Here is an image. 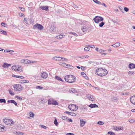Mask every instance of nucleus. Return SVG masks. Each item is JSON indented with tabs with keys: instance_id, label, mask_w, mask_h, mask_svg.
Instances as JSON below:
<instances>
[{
	"instance_id": "f257e3e1",
	"label": "nucleus",
	"mask_w": 135,
	"mask_h": 135,
	"mask_svg": "<svg viewBox=\"0 0 135 135\" xmlns=\"http://www.w3.org/2000/svg\"><path fill=\"white\" fill-rule=\"evenodd\" d=\"M107 74V70L103 68H98L95 70V74L100 76H105Z\"/></svg>"
},
{
	"instance_id": "f03ea898",
	"label": "nucleus",
	"mask_w": 135,
	"mask_h": 135,
	"mask_svg": "<svg viewBox=\"0 0 135 135\" xmlns=\"http://www.w3.org/2000/svg\"><path fill=\"white\" fill-rule=\"evenodd\" d=\"M64 79L66 81L70 83L74 82L76 81L75 77L71 75L66 76L65 77Z\"/></svg>"
},
{
	"instance_id": "7ed1b4c3",
	"label": "nucleus",
	"mask_w": 135,
	"mask_h": 135,
	"mask_svg": "<svg viewBox=\"0 0 135 135\" xmlns=\"http://www.w3.org/2000/svg\"><path fill=\"white\" fill-rule=\"evenodd\" d=\"M104 18L102 17L99 16H96L93 19L95 22L98 23L100 21H103Z\"/></svg>"
},
{
	"instance_id": "20e7f679",
	"label": "nucleus",
	"mask_w": 135,
	"mask_h": 135,
	"mask_svg": "<svg viewBox=\"0 0 135 135\" xmlns=\"http://www.w3.org/2000/svg\"><path fill=\"white\" fill-rule=\"evenodd\" d=\"M3 122L4 123L8 125H12L14 124V122L12 120H11L6 118L3 119Z\"/></svg>"
},
{
	"instance_id": "39448f33",
	"label": "nucleus",
	"mask_w": 135,
	"mask_h": 135,
	"mask_svg": "<svg viewBox=\"0 0 135 135\" xmlns=\"http://www.w3.org/2000/svg\"><path fill=\"white\" fill-rule=\"evenodd\" d=\"M48 104L49 105L52 104L57 105L59 104V103L57 101L51 99L48 100Z\"/></svg>"
},
{
	"instance_id": "423d86ee",
	"label": "nucleus",
	"mask_w": 135,
	"mask_h": 135,
	"mask_svg": "<svg viewBox=\"0 0 135 135\" xmlns=\"http://www.w3.org/2000/svg\"><path fill=\"white\" fill-rule=\"evenodd\" d=\"M33 28L34 29H38L40 30H41L43 29L44 27L41 24L36 23L33 26Z\"/></svg>"
},
{
	"instance_id": "0eeeda50",
	"label": "nucleus",
	"mask_w": 135,
	"mask_h": 135,
	"mask_svg": "<svg viewBox=\"0 0 135 135\" xmlns=\"http://www.w3.org/2000/svg\"><path fill=\"white\" fill-rule=\"evenodd\" d=\"M68 108L70 110L74 111L78 109V107L74 104L70 105L68 107Z\"/></svg>"
},
{
	"instance_id": "6e6552de",
	"label": "nucleus",
	"mask_w": 135,
	"mask_h": 135,
	"mask_svg": "<svg viewBox=\"0 0 135 135\" xmlns=\"http://www.w3.org/2000/svg\"><path fill=\"white\" fill-rule=\"evenodd\" d=\"M48 76V74L46 72L42 71L41 73V77L42 78L46 79L47 78Z\"/></svg>"
},
{
	"instance_id": "1a4fd4ad",
	"label": "nucleus",
	"mask_w": 135,
	"mask_h": 135,
	"mask_svg": "<svg viewBox=\"0 0 135 135\" xmlns=\"http://www.w3.org/2000/svg\"><path fill=\"white\" fill-rule=\"evenodd\" d=\"M87 97L90 100L93 101L94 100V96L90 94H88L86 95Z\"/></svg>"
},
{
	"instance_id": "9d476101",
	"label": "nucleus",
	"mask_w": 135,
	"mask_h": 135,
	"mask_svg": "<svg viewBox=\"0 0 135 135\" xmlns=\"http://www.w3.org/2000/svg\"><path fill=\"white\" fill-rule=\"evenodd\" d=\"M130 100L132 103L135 105V95L131 97L130 98Z\"/></svg>"
},
{
	"instance_id": "9b49d317",
	"label": "nucleus",
	"mask_w": 135,
	"mask_h": 135,
	"mask_svg": "<svg viewBox=\"0 0 135 135\" xmlns=\"http://www.w3.org/2000/svg\"><path fill=\"white\" fill-rule=\"evenodd\" d=\"M9 103H13L15 104V105L17 106H18L17 105V103L15 100H8L7 101Z\"/></svg>"
},
{
	"instance_id": "f8f14e48",
	"label": "nucleus",
	"mask_w": 135,
	"mask_h": 135,
	"mask_svg": "<svg viewBox=\"0 0 135 135\" xmlns=\"http://www.w3.org/2000/svg\"><path fill=\"white\" fill-rule=\"evenodd\" d=\"M21 87V85L19 84H16L14 85V88L15 90L17 91L19 90V89Z\"/></svg>"
},
{
	"instance_id": "ddd939ff",
	"label": "nucleus",
	"mask_w": 135,
	"mask_h": 135,
	"mask_svg": "<svg viewBox=\"0 0 135 135\" xmlns=\"http://www.w3.org/2000/svg\"><path fill=\"white\" fill-rule=\"evenodd\" d=\"M128 67L131 69L135 68V64L133 63L129 64L128 65Z\"/></svg>"
},
{
	"instance_id": "4468645a",
	"label": "nucleus",
	"mask_w": 135,
	"mask_h": 135,
	"mask_svg": "<svg viewBox=\"0 0 135 135\" xmlns=\"http://www.w3.org/2000/svg\"><path fill=\"white\" fill-rule=\"evenodd\" d=\"M42 10L47 11L48 10L49 6H41L40 8Z\"/></svg>"
},
{
	"instance_id": "2eb2a0df",
	"label": "nucleus",
	"mask_w": 135,
	"mask_h": 135,
	"mask_svg": "<svg viewBox=\"0 0 135 135\" xmlns=\"http://www.w3.org/2000/svg\"><path fill=\"white\" fill-rule=\"evenodd\" d=\"M88 106L91 108H97L98 107V105L95 104H91L89 105Z\"/></svg>"
},
{
	"instance_id": "dca6fc26",
	"label": "nucleus",
	"mask_w": 135,
	"mask_h": 135,
	"mask_svg": "<svg viewBox=\"0 0 135 135\" xmlns=\"http://www.w3.org/2000/svg\"><path fill=\"white\" fill-rule=\"evenodd\" d=\"M86 123V122L84 121L83 119H80V126L81 127H83Z\"/></svg>"
},
{
	"instance_id": "f3484780",
	"label": "nucleus",
	"mask_w": 135,
	"mask_h": 135,
	"mask_svg": "<svg viewBox=\"0 0 135 135\" xmlns=\"http://www.w3.org/2000/svg\"><path fill=\"white\" fill-rule=\"evenodd\" d=\"M11 65L7 63H4L2 65V66L5 68H8L9 66H11Z\"/></svg>"
},
{
	"instance_id": "a211bd4d",
	"label": "nucleus",
	"mask_w": 135,
	"mask_h": 135,
	"mask_svg": "<svg viewBox=\"0 0 135 135\" xmlns=\"http://www.w3.org/2000/svg\"><path fill=\"white\" fill-rule=\"evenodd\" d=\"M120 43L119 42H117L112 45V46L115 47H118L120 45Z\"/></svg>"
},
{
	"instance_id": "6ab92c4d",
	"label": "nucleus",
	"mask_w": 135,
	"mask_h": 135,
	"mask_svg": "<svg viewBox=\"0 0 135 135\" xmlns=\"http://www.w3.org/2000/svg\"><path fill=\"white\" fill-rule=\"evenodd\" d=\"M55 60H57L58 61H61V57H55L53 58Z\"/></svg>"
},
{
	"instance_id": "aec40b11",
	"label": "nucleus",
	"mask_w": 135,
	"mask_h": 135,
	"mask_svg": "<svg viewBox=\"0 0 135 135\" xmlns=\"http://www.w3.org/2000/svg\"><path fill=\"white\" fill-rule=\"evenodd\" d=\"M55 78L57 80L59 81H61L62 82H64V81L61 78L58 76H56L55 77Z\"/></svg>"
},
{
	"instance_id": "412c9836",
	"label": "nucleus",
	"mask_w": 135,
	"mask_h": 135,
	"mask_svg": "<svg viewBox=\"0 0 135 135\" xmlns=\"http://www.w3.org/2000/svg\"><path fill=\"white\" fill-rule=\"evenodd\" d=\"M88 28L85 27V26L82 27L81 28V30L83 31L84 32H86Z\"/></svg>"
},
{
	"instance_id": "4be33fe9",
	"label": "nucleus",
	"mask_w": 135,
	"mask_h": 135,
	"mask_svg": "<svg viewBox=\"0 0 135 135\" xmlns=\"http://www.w3.org/2000/svg\"><path fill=\"white\" fill-rule=\"evenodd\" d=\"M24 21L27 25H29L28 23V22L29 21V18H26L24 19L23 20Z\"/></svg>"
},
{
	"instance_id": "5701e85b",
	"label": "nucleus",
	"mask_w": 135,
	"mask_h": 135,
	"mask_svg": "<svg viewBox=\"0 0 135 135\" xmlns=\"http://www.w3.org/2000/svg\"><path fill=\"white\" fill-rule=\"evenodd\" d=\"M56 27L54 26H51L50 28V30L53 31L56 30Z\"/></svg>"
},
{
	"instance_id": "b1692460",
	"label": "nucleus",
	"mask_w": 135,
	"mask_h": 135,
	"mask_svg": "<svg viewBox=\"0 0 135 135\" xmlns=\"http://www.w3.org/2000/svg\"><path fill=\"white\" fill-rule=\"evenodd\" d=\"M31 62V61L27 59H25L24 64H29V62Z\"/></svg>"
},
{
	"instance_id": "393cba45",
	"label": "nucleus",
	"mask_w": 135,
	"mask_h": 135,
	"mask_svg": "<svg viewBox=\"0 0 135 135\" xmlns=\"http://www.w3.org/2000/svg\"><path fill=\"white\" fill-rule=\"evenodd\" d=\"M17 70L21 72L23 71V68L21 66H18L17 68Z\"/></svg>"
},
{
	"instance_id": "a878e982",
	"label": "nucleus",
	"mask_w": 135,
	"mask_h": 135,
	"mask_svg": "<svg viewBox=\"0 0 135 135\" xmlns=\"http://www.w3.org/2000/svg\"><path fill=\"white\" fill-rule=\"evenodd\" d=\"M108 135H116V134L111 131H109L108 132Z\"/></svg>"
},
{
	"instance_id": "bb28decb",
	"label": "nucleus",
	"mask_w": 135,
	"mask_h": 135,
	"mask_svg": "<svg viewBox=\"0 0 135 135\" xmlns=\"http://www.w3.org/2000/svg\"><path fill=\"white\" fill-rule=\"evenodd\" d=\"M93 1L95 3L97 4H101V3L99 1L97 0H93Z\"/></svg>"
},
{
	"instance_id": "cd10ccee",
	"label": "nucleus",
	"mask_w": 135,
	"mask_h": 135,
	"mask_svg": "<svg viewBox=\"0 0 135 135\" xmlns=\"http://www.w3.org/2000/svg\"><path fill=\"white\" fill-rule=\"evenodd\" d=\"M30 116L31 117H34L35 114L34 113L32 112H30L29 113Z\"/></svg>"
},
{
	"instance_id": "c85d7f7f",
	"label": "nucleus",
	"mask_w": 135,
	"mask_h": 135,
	"mask_svg": "<svg viewBox=\"0 0 135 135\" xmlns=\"http://www.w3.org/2000/svg\"><path fill=\"white\" fill-rule=\"evenodd\" d=\"M105 23L104 22L102 21L99 24V26L100 27H102L104 25Z\"/></svg>"
},
{
	"instance_id": "c756f323",
	"label": "nucleus",
	"mask_w": 135,
	"mask_h": 135,
	"mask_svg": "<svg viewBox=\"0 0 135 135\" xmlns=\"http://www.w3.org/2000/svg\"><path fill=\"white\" fill-rule=\"evenodd\" d=\"M29 81L28 80H21L20 83H28Z\"/></svg>"
},
{
	"instance_id": "7c9ffc66",
	"label": "nucleus",
	"mask_w": 135,
	"mask_h": 135,
	"mask_svg": "<svg viewBox=\"0 0 135 135\" xmlns=\"http://www.w3.org/2000/svg\"><path fill=\"white\" fill-rule=\"evenodd\" d=\"M57 38L58 39H61L63 37V36L62 35H60L58 36H57Z\"/></svg>"
},
{
	"instance_id": "2f4dec72",
	"label": "nucleus",
	"mask_w": 135,
	"mask_h": 135,
	"mask_svg": "<svg viewBox=\"0 0 135 135\" xmlns=\"http://www.w3.org/2000/svg\"><path fill=\"white\" fill-rule=\"evenodd\" d=\"M0 103H6V100L4 99H0Z\"/></svg>"
},
{
	"instance_id": "473e14b6",
	"label": "nucleus",
	"mask_w": 135,
	"mask_h": 135,
	"mask_svg": "<svg viewBox=\"0 0 135 135\" xmlns=\"http://www.w3.org/2000/svg\"><path fill=\"white\" fill-rule=\"evenodd\" d=\"M17 67L16 66L14 65V66H12L11 68L12 70H13L15 71L17 70Z\"/></svg>"
},
{
	"instance_id": "72a5a7b5",
	"label": "nucleus",
	"mask_w": 135,
	"mask_h": 135,
	"mask_svg": "<svg viewBox=\"0 0 135 135\" xmlns=\"http://www.w3.org/2000/svg\"><path fill=\"white\" fill-rule=\"evenodd\" d=\"M81 74L83 76V77H84L85 78H86V77H87V76L86 75V74L83 72H82L81 73Z\"/></svg>"
},
{
	"instance_id": "f704fd0d",
	"label": "nucleus",
	"mask_w": 135,
	"mask_h": 135,
	"mask_svg": "<svg viewBox=\"0 0 135 135\" xmlns=\"http://www.w3.org/2000/svg\"><path fill=\"white\" fill-rule=\"evenodd\" d=\"M9 93L11 95H15V93L14 92H13L11 90H9Z\"/></svg>"
},
{
	"instance_id": "c9c22d12",
	"label": "nucleus",
	"mask_w": 135,
	"mask_h": 135,
	"mask_svg": "<svg viewBox=\"0 0 135 135\" xmlns=\"http://www.w3.org/2000/svg\"><path fill=\"white\" fill-rule=\"evenodd\" d=\"M89 57V56L88 55H84V56H82L80 57V58L82 59H83L84 58H87Z\"/></svg>"
},
{
	"instance_id": "e433bc0d",
	"label": "nucleus",
	"mask_w": 135,
	"mask_h": 135,
	"mask_svg": "<svg viewBox=\"0 0 135 135\" xmlns=\"http://www.w3.org/2000/svg\"><path fill=\"white\" fill-rule=\"evenodd\" d=\"M68 118L66 116H63L62 117V119L64 120H67Z\"/></svg>"
},
{
	"instance_id": "4c0bfd02",
	"label": "nucleus",
	"mask_w": 135,
	"mask_h": 135,
	"mask_svg": "<svg viewBox=\"0 0 135 135\" xmlns=\"http://www.w3.org/2000/svg\"><path fill=\"white\" fill-rule=\"evenodd\" d=\"M22 11H25V9L23 7H18Z\"/></svg>"
},
{
	"instance_id": "58836bf2",
	"label": "nucleus",
	"mask_w": 135,
	"mask_h": 135,
	"mask_svg": "<svg viewBox=\"0 0 135 135\" xmlns=\"http://www.w3.org/2000/svg\"><path fill=\"white\" fill-rule=\"evenodd\" d=\"M54 124H55V125H56V126H58V123L57 122V120L56 119H55L54 120Z\"/></svg>"
},
{
	"instance_id": "ea45409f",
	"label": "nucleus",
	"mask_w": 135,
	"mask_h": 135,
	"mask_svg": "<svg viewBox=\"0 0 135 135\" xmlns=\"http://www.w3.org/2000/svg\"><path fill=\"white\" fill-rule=\"evenodd\" d=\"M128 121L129 122L131 123H133L135 122V120L133 119H129Z\"/></svg>"
},
{
	"instance_id": "a19ab883",
	"label": "nucleus",
	"mask_w": 135,
	"mask_h": 135,
	"mask_svg": "<svg viewBox=\"0 0 135 135\" xmlns=\"http://www.w3.org/2000/svg\"><path fill=\"white\" fill-rule=\"evenodd\" d=\"M117 97H113L112 99V100L113 102H115L117 100Z\"/></svg>"
},
{
	"instance_id": "79ce46f5",
	"label": "nucleus",
	"mask_w": 135,
	"mask_h": 135,
	"mask_svg": "<svg viewBox=\"0 0 135 135\" xmlns=\"http://www.w3.org/2000/svg\"><path fill=\"white\" fill-rule=\"evenodd\" d=\"M30 24L33 23V21L32 18H29V21Z\"/></svg>"
},
{
	"instance_id": "37998d69",
	"label": "nucleus",
	"mask_w": 135,
	"mask_h": 135,
	"mask_svg": "<svg viewBox=\"0 0 135 135\" xmlns=\"http://www.w3.org/2000/svg\"><path fill=\"white\" fill-rule=\"evenodd\" d=\"M134 74V72L131 71H129L128 73V74H129V75H130Z\"/></svg>"
},
{
	"instance_id": "c03bdc74",
	"label": "nucleus",
	"mask_w": 135,
	"mask_h": 135,
	"mask_svg": "<svg viewBox=\"0 0 135 135\" xmlns=\"http://www.w3.org/2000/svg\"><path fill=\"white\" fill-rule=\"evenodd\" d=\"M15 98H17V99L21 100H22V98L20 97H19L18 96H15Z\"/></svg>"
},
{
	"instance_id": "a18cd8bd",
	"label": "nucleus",
	"mask_w": 135,
	"mask_h": 135,
	"mask_svg": "<svg viewBox=\"0 0 135 135\" xmlns=\"http://www.w3.org/2000/svg\"><path fill=\"white\" fill-rule=\"evenodd\" d=\"M90 48L88 47H85L84 49V50L86 51H88L89 50Z\"/></svg>"
},
{
	"instance_id": "49530a36",
	"label": "nucleus",
	"mask_w": 135,
	"mask_h": 135,
	"mask_svg": "<svg viewBox=\"0 0 135 135\" xmlns=\"http://www.w3.org/2000/svg\"><path fill=\"white\" fill-rule=\"evenodd\" d=\"M97 124L100 125H103L104 124V122L101 121H99L98 122Z\"/></svg>"
},
{
	"instance_id": "de8ad7c7",
	"label": "nucleus",
	"mask_w": 135,
	"mask_h": 135,
	"mask_svg": "<svg viewBox=\"0 0 135 135\" xmlns=\"http://www.w3.org/2000/svg\"><path fill=\"white\" fill-rule=\"evenodd\" d=\"M68 60L67 59L65 58L64 57H61V61H68Z\"/></svg>"
},
{
	"instance_id": "09e8293b",
	"label": "nucleus",
	"mask_w": 135,
	"mask_h": 135,
	"mask_svg": "<svg viewBox=\"0 0 135 135\" xmlns=\"http://www.w3.org/2000/svg\"><path fill=\"white\" fill-rule=\"evenodd\" d=\"M88 46L92 48H95V46L94 45H88Z\"/></svg>"
},
{
	"instance_id": "8fccbe9b",
	"label": "nucleus",
	"mask_w": 135,
	"mask_h": 135,
	"mask_svg": "<svg viewBox=\"0 0 135 135\" xmlns=\"http://www.w3.org/2000/svg\"><path fill=\"white\" fill-rule=\"evenodd\" d=\"M105 51V50H103L102 49H99V50H98V52H104Z\"/></svg>"
},
{
	"instance_id": "3c124183",
	"label": "nucleus",
	"mask_w": 135,
	"mask_h": 135,
	"mask_svg": "<svg viewBox=\"0 0 135 135\" xmlns=\"http://www.w3.org/2000/svg\"><path fill=\"white\" fill-rule=\"evenodd\" d=\"M12 26L14 27L17 28L19 26V25H12Z\"/></svg>"
},
{
	"instance_id": "603ef678",
	"label": "nucleus",
	"mask_w": 135,
	"mask_h": 135,
	"mask_svg": "<svg viewBox=\"0 0 135 135\" xmlns=\"http://www.w3.org/2000/svg\"><path fill=\"white\" fill-rule=\"evenodd\" d=\"M23 89V88L21 86V87H20L19 88V90H17V91H21Z\"/></svg>"
},
{
	"instance_id": "864d4df0",
	"label": "nucleus",
	"mask_w": 135,
	"mask_h": 135,
	"mask_svg": "<svg viewBox=\"0 0 135 135\" xmlns=\"http://www.w3.org/2000/svg\"><path fill=\"white\" fill-rule=\"evenodd\" d=\"M124 9L126 12H128L129 11V9L126 7H124Z\"/></svg>"
},
{
	"instance_id": "5fc2aeb1",
	"label": "nucleus",
	"mask_w": 135,
	"mask_h": 135,
	"mask_svg": "<svg viewBox=\"0 0 135 135\" xmlns=\"http://www.w3.org/2000/svg\"><path fill=\"white\" fill-rule=\"evenodd\" d=\"M36 88L37 89H42L43 88V87L40 86H37L36 87Z\"/></svg>"
},
{
	"instance_id": "6e6d98bb",
	"label": "nucleus",
	"mask_w": 135,
	"mask_h": 135,
	"mask_svg": "<svg viewBox=\"0 0 135 135\" xmlns=\"http://www.w3.org/2000/svg\"><path fill=\"white\" fill-rule=\"evenodd\" d=\"M64 113H65L66 114H69V115H71V112H69L68 111H66Z\"/></svg>"
},
{
	"instance_id": "4d7b16f0",
	"label": "nucleus",
	"mask_w": 135,
	"mask_h": 135,
	"mask_svg": "<svg viewBox=\"0 0 135 135\" xmlns=\"http://www.w3.org/2000/svg\"><path fill=\"white\" fill-rule=\"evenodd\" d=\"M2 33L4 35H7V33L6 31H4V30H3V31L2 32Z\"/></svg>"
},
{
	"instance_id": "13d9d810",
	"label": "nucleus",
	"mask_w": 135,
	"mask_h": 135,
	"mask_svg": "<svg viewBox=\"0 0 135 135\" xmlns=\"http://www.w3.org/2000/svg\"><path fill=\"white\" fill-rule=\"evenodd\" d=\"M1 25L2 26H4V27H6V26H5V25H6V24L5 23L2 22L1 23Z\"/></svg>"
},
{
	"instance_id": "bf43d9fd",
	"label": "nucleus",
	"mask_w": 135,
	"mask_h": 135,
	"mask_svg": "<svg viewBox=\"0 0 135 135\" xmlns=\"http://www.w3.org/2000/svg\"><path fill=\"white\" fill-rule=\"evenodd\" d=\"M12 76L13 77H16V78H19L20 77V76L16 75L14 74H13L12 75Z\"/></svg>"
},
{
	"instance_id": "052dcab7",
	"label": "nucleus",
	"mask_w": 135,
	"mask_h": 135,
	"mask_svg": "<svg viewBox=\"0 0 135 135\" xmlns=\"http://www.w3.org/2000/svg\"><path fill=\"white\" fill-rule=\"evenodd\" d=\"M119 9L122 12H123V7H121L119 6Z\"/></svg>"
},
{
	"instance_id": "680f3d73",
	"label": "nucleus",
	"mask_w": 135,
	"mask_h": 135,
	"mask_svg": "<svg viewBox=\"0 0 135 135\" xmlns=\"http://www.w3.org/2000/svg\"><path fill=\"white\" fill-rule=\"evenodd\" d=\"M71 92L73 93H75L76 92V91L74 89H72L71 90Z\"/></svg>"
},
{
	"instance_id": "e2e57ef3",
	"label": "nucleus",
	"mask_w": 135,
	"mask_h": 135,
	"mask_svg": "<svg viewBox=\"0 0 135 135\" xmlns=\"http://www.w3.org/2000/svg\"><path fill=\"white\" fill-rule=\"evenodd\" d=\"M72 6L74 8H78V7L76 5H75L74 4H73Z\"/></svg>"
},
{
	"instance_id": "0e129e2a",
	"label": "nucleus",
	"mask_w": 135,
	"mask_h": 135,
	"mask_svg": "<svg viewBox=\"0 0 135 135\" xmlns=\"http://www.w3.org/2000/svg\"><path fill=\"white\" fill-rule=\"evenodd\" d=\"M123 127H118V129L119 130H122L123 129Z\"/></svg>"
},
{
	"instance_id": "69168bd1",
	"label": "nucleus",
	"mask_w": 135,
	"mask_h": 135,
	"mask_svg": "<svg viewBox=\"0 0 135 135\" xmlns=\"http://www.w3.org/2000/svg\"><path fill=\"white\" fill-rule=\"evenodd\" d=\"M19 16L21 17H23V16L24 15V14H23L22 13H19Z\"/></svg>"
},
{
	"instance_id": "338daca9",
	"label": "nucleus",
	"mask_w": 135,
	"mask_h": 135,
	"mask_svg": "<svg viewBox=\"0 0 135 135\" xmlns=\"http://www.w3.org/2000/svg\"><path fill=\"white\" fill-rule=\"evenodd\" d=\"M81 69L83 71H84L85 70V67L83 66H81Z\"/></svg>"
},
{
	"instance_id": "774afa93",
	"label": "nucleus",
	"mask_w": 135,
	"mask_h": 135,
	"mask_svg": "<svg viewBox=\"0 0 135 135\" xmlns=\"http://www.w3.org/2000/svg\"><path fill=\"white\" fill-rule=\"evenodd\" d=\"M66 135H74V134L73 133H67Z\"/></svg>"
}]
</instances>
